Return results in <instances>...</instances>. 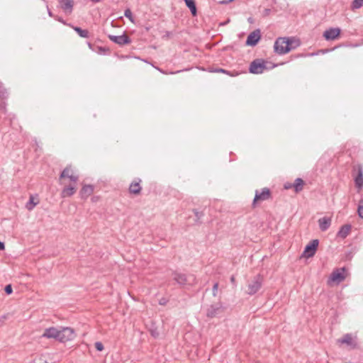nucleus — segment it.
<instances>
[{"mask_svg": "<svg viewBox=\"0 0 363 363\" xmlns=\"http://www.w3.org/2000/svg\"><path fill=\"white\" fill-rule=\"evenodd\" d=\"M318 222L320 230L321 231L324 232V231H326L330 228V226L331 225L332 220H331V218L325 216V217L320 218Z\"/></svg>", "mask_w": 363, "mask_h": 363, "instance_id": "obj_16", "label": "nucleus"}, {"mask_svg": "<svg viewBox=\"0 0 363 363\" xmlns=\"http://www.w3.org/2000/svg\"><path fill=\"white\" fill-rule=\"evenodd\" d=\"M242 73H247V72H250V64H246L245 68L240 71Z\"/></svg>", "mask_w": 363, "mask_h": 363, "instance_id": "obj_37", "label": "nucleus"}, {"mask_svg": "<svg viewBox=\"0 0 363 363\" xmlns=\"http://www.w3.org/2000/svg\"><path fill=\"white\" fill-rule=\"evenodd\" d=\"M38 201L36 202L34 201L33 196L30 195L29 198V201L26 204V207L28 211H31L34 208V207L38 203Z\"/></svg>", "mask_w": 363, "mask_h": 363, "instance_id": "obj_26", "label": "nucleus"}, {"mask_svg": "<svg viewBox=\"0 0 363 363\" xmlns=\"http://www.w3.org/2000/svg\"><path fill=\"white\" fill-rule=\"evenodd\" d=\"M352 174L354 176L355 186L359 189L363 187V168L358 164L353 167Z\"/></svg>", "mask_w": 363, "mask_h": 363, "instance_id": "obj_6", "label": "nucleus"}, {"mask_svg": "<svg viewBox=\"0 0 363 363\" xmlns=\"http://www.w3.org/2000/svg\"><path fill=\"white\" fill-rule=\"evenodd\" d=\"M345 268L334 270L331 274V279L338 282L343 281L345 279V275L343 274Z\"/></svg>", "mask_w": 363, "mask_h": 363, "instance_id": "obj_19", "label": "nucleus"}, {"mask_svg": "<svg viewBox=\"0 0 363 363\" xmlns=\"http://www.w3.org/2000/svg\"><path fill=\"white\" fill-rule=\"evenodd\" d=\"M68 178L72 184L65 185L61 191V196L62 198L70 197L73 196L77 191L76 183L79 179V176L74 174L71 165H67L60 173L59 179L62 181Z\"/></svg>", "mask_w": 363, "mask_h": 363, "instance_id": "obj_1", "label": "nucleus"}, {"mask_svg": "<svg viewBox=\"0 0 363 363\" xmlns=\"http://www.w3.org/2000/svg\"><path fill=\"white\" fill-rule=\"evenodd\" d=\"M271 191L268 188H263L260 192L258 190H256L255 198L253 199V205H256L258 202L269 199Z\"/></svg>", "mask_w": 363, "mask_h": 363, "instance_id": "obj_9", "label": "nucleus"}, {"mask_svg": "<svg viewBox=\"0 0 363 363\" xmlns=\"http://www.w3.org/2000/svg\"><path fill=\"white\" fill-rule=\"evenodd\" d=\"M149 332L154 338H157L160 335V333L157 327H155L154 325H152L151 328L149 329Z\"/></svg>", "mask_w": 363, "mask_h": 363, "instance_id": "obj_29", "label": "nucleus"}, {"mask_svg": "<svg viewBox=\"0 0 363 363\" xmlns=\"http://www.w3.org/2000/svg\"><path fill=\"white\" fill-rule=\"evenodd\" d=\"M218 283L216 282L212 289V294L213 296H216L218 294Z\"/></svg>", "mask_w": 363, "mask_h": 363, "instance_id": "obj_33", "label": "nucleus"}, {"mask_svg": "<svg viewBox=\"0 0 363 363\" xmlns=\"http://www.w3.org/2000/svg\"><path fill=\"white\" fill-rule=\"evenodd\" d=\"M192 211L194 213L195 217H196V219H195L196 224L201 225L203 223L202 218L205 215L204 210L199 211L196 208H194L192 210Z\"/></svg>", "mask_w": 363, "mask_h": 363, "instance_id": "obj_24", "label": "nucleus"}, {"mask_svg": "<svg viewBox=\"0 0 363 363\" xmlns=\"http://www.w3.org/2000/svg\"><path fill=\"white\" fill-rule=\"evenodd\" d=\"M88 45H89V48H91V44L90 43H88Z\"/></svg>", "mask_w": 363, "mask_h": 363, "instance_id": "obj_49", "label": "nucleus"}, {"mask_svg": "<svg viewBox=\"0 0 363 363\" xmlns=\"http://www.w3.org/2000/svg\"><path fill=\"white\" fill-rule=\"evenodd\" d=\"M9 96L7 89L4 87L3 83L0 82V99H6Z\"/></svg>", "mask_w": 363, "mask_h": 363, "instance_id": "obj_28", "label": "nucleus"}, {"mask_svg": "<svg viewBox=\"0 0 363 363\" xmlns=\"http://www.w3.org/2000/svg\"><path fill=\"white\" fill-rule=\"evenodd\" d=\"M142 180L140 178H135L130 183L128 191L130 194L139 195L141 193L142 187L140 183Z\"/></svg>", "mask_w": 363, "mask_h": 363, "instance_id": "obj_12", "label": "nucleus"}, {"mask_svg": "<svg viewBox=\"0 0 363 363\" xmlns=\"http://www.w3.org/2000/svg\"><path fill=\"white\" fill-rule=\"evenodd\" d=\"M363 6V0H353L351 4V9L352 11L360 9Z\"/></svg>", "mask_w": 363, "mask_h": 363, "instance_id": "obj_27", "label": "nucleus"}, {"mask_svg": "<svg viewBox=\"0 0 363 363\" xmlns=\"http://www.w3.org/2000/svg\"><path fill=\"white\" fill-rule=\"evenodd\" d=\"M340 32L339 28H330L324 31L323 36L326 40H334L339 37Z\"/></svg>", "mask_w": 363, "mask_h": 363, "instance_id": "obj_11", "label": "nucleus"}, {"mask_svg": "<svg viewBox=\"0 0 363 363\" xmlns=\"http://www.w3.org/2000/svg\"><path fill=\"white\" fill-rule=\"evenodd\" d=\"M94 191V186L91 184H84L79 191V196L82 199L86 200L91 196Z\"/></svg>", "mask_w": 363, "mask_h": 363, "instance_id": "obj_14", "label": "nucleus"}, {"mask_svg": "<svg viewBox=\"0 0 363 363\" xmlns=\"http://www.w3.org/2000/svg\"><path fill=\"white\" fill-rule=\"evenodd\" d=\"M351 229H352V225L350 224L344 225L341 226V228L338 230V232L337 233V236L342 239H345L350 234Z\"/></svg>", "mask_w": 363, "mask_h": 363, "instance_id": "obj_18", "label": "nucleus"}, {"mask_svg": "<svg viewBox=\"0 0 363 363\" xmlns=\"http://www.w3.org/2000/svg\"><path fill=\"white\" fill-rule=\"evenodd\" d=\"M124 15L126 18H128L131 22H134V18L133 16V13L130 9H126L124 11Z\"/></svg>", "mask_w": 363, "mask_h": 363, "instance_id": "obj_31", "label": "nucleus"}, {"mask_svg": "<svg viewBox=\"0 0 363 363\" xmlns=\"http://www.w3.org/2000/svg\"><path fill=\"white\" fill-rule=\"evenodd\" d=\"M289 41L291 42V43L290 44V48H293V50L294 49H296L297 47L299 46L300 43L298 42V40H295L294 38H289Z\"/></svg>", "mask_w": 363, "mask_h": 363, "instance_id": "obj_32", "label": "nucleus"}, {"mask_svg": "<svg viewBox=\"0 0 363 363\" xmlns=\"http://www.w3.org/2000/svg\"><path fill=\"white\" fill-rule=\"evenodd\" d=\"M277 66L270 62L266 61L263 59H256L251 62V73L252 74H262L265 71L270 70Z\"/></svg>", "mask_w": 363, "mask_h": 363, "instance_id": "obj_3", "label": "nucleus"}, {"mask_svg": "<svg viewBox=\"0 0 363 363\" xmlns=\"http://www.w3.org/2000/svg\"><path fill=\"white\" fill-rule=\"evenodd\" d=\"M224 308L223 306V303L219 301L215 304H211L207 308L206 311V316L208 318H214L219 313L223 312Z\"/></svg>", "mask_w": 363, "mask_h": 363, "instance_id": "obj_8", "label": "nucleus"}, {"mask_svg": "<svg viewBox=\"0 0 363 363\" xmlns=\"http://www.w3.org/2000/svg\"><path fill=\"white\" fill-rule=\"evenodd\" d=\"M68 26L71 27L80 37L84 38H89V32L86 29H82L80 27L74 26L72 24H68Z\"/></svg>", "mask_w": 363, "mask_h": 363, "instance_id": "obj_21", "label": "nucleus"}, {"mask_svg": "<svg viewBox=\"0 0 363 363\" xmlns=\"http://www.w3.org/2000/svg\"><path fill=\"white\" fill-rule=\"evenodd\" d=\"M107 50V49H106V48H101V47L100 48V50H101V51H105V50Z\"/></svg>", "mask_w": 363, "mask_h": 363, "instance_id": "obj_47", "label": "nucleus"}, {"mask_svg": "<svg viewBox=\"0 0 363 363\" xmlns=\"http://www.w3.org/2000/svg\"><path fill=\"white\" fill-rule=\"evenodd\" d=\"M342 344H346L352 348L357 347V342L353 339L351 334H345L341 340H339Z\"/></svg>", "mask_w": 363, "mask_h": 363, "instance_id": "obj_17", "label": "nucleus"}, {"mask_svg": "<svg viewBox=\"0 0 363 363\" xmlns=\"http://www.w3.org/2000/svg\"><path fill=\"white\" fill-rule=\"evenodd\" d=\"M230 281H231V282H232L233 284H234V283H235V277H234V276H232V277H230Z\"/></svg>", "mask_w": 363, "mask_h": 363, "instance_id": "obj_45", "label": "nucleus"}, {"mask_svg": "<svg viewBox=\"0 0 363 363\" xmlns=\"http://www.w3.org/2000/svg\"><path fill=\"white\" fill-rule=\"evenodd\" d=\"M214 72H223V73H227L228 74V72L225 69H223L222 68H219V69H216L214 70Z\"/></svg>", "mask_w": 363, "mask_h": 363, "instance_id": "obj_39", "label": "nucleus"}, {"mask_svg": "<svg viewBox=\"0 0 363 363\" xmlns=\"http://www.w3.org/2000/svg\"><path fill=\"white\" fill-rule=\"evenodd\" d=\"M262 278L259 275L255 278L253 284H251V295L258 291L262 286Z\"/></svg>", "mask_w": 363, "mask_h": 363, "instance_id": "obj_20", "label": "nucleus"}, {"mask_svg": "<svg viewBox=\"0 0 363 363\" xmlns=\"http://www.w3.org/2000/svg\"><path fill=\"white\" fill-rule=\"evenodd\" d=\"M292 187H293V184H291V183H286V184H284V189H291V188H292Z\"/></svg>", "mask_w": 363, "mask_h": 363, "instance_id": "obj_40", "label": "nucleus"}, {"mask_svg": "<svg viewBox=\"0 0 363 363\" xmlns=\"http://www.w3.org/2000/svg\"><path fill=\"white\" fill-rule=\"evenodd\" d=\"M95 348L97 351L101 352L104 349V345L101 342H95Z\"/></svg>", "mask_w": 363, "mask_h": 363, "instance_id": "obj_34", "label": "nucleus"}, {"mask_svg": "<svg viewBox=\"0 0 363 363\" xmlns=\"http://www.w3.org/2000/svg\"><path fill=\"white\" fill-rule=\"evenodd\" d=\"M186 6L190 9L191 15L196 16L197 15V9L195 0H184Z\"/></svg>", "mask_w": 363, "mask_h": 363, "instance_id": "obj_23", "label": "nucleus"}, {"mask_svg": "<svg viewBox=\"0 0 363 363\" xmlns=\"http://www.w3.org/2000/svg\"><path fill=\"white\" fill-rule=\"evenodd\" d=\"M245 45H247V46L250 45V34L247 36L246 41H245Z\"/></svg>", "mask_w": 363, "mask_h": 363, "instance_id": "obj_43", "label": "nucleus"}, {"mask_svg": "<svg viewBox=\"0 0 363 363\" xmlns=\"http://www.w3.org/2000/svg\"><path fill=\"white\" fill-rule=\"evenodd\" d=\"M291 42L289 41V38H278L274 45V52L279 55H284L291 50L290 48Z\"/></svg>", "mask_w": 363, "mask_h": 363, "instance_id": "obj_4", "label": "nucleus"}, {"mask_svg": "<svg viewBox=\"0 0 363 363\" xmlns=\"http://www.w3.org/2000/svg\"><path fill=\"white\" fill-rule=\"evenodd\" d=\"M91 199L93 201H96L97 200V198L94 196Z\"/></svg>", "mask_w": 363, "mask_h": 363, "instance_id": "obj_48", "label": "nucleus"}, {"mask_svg": "<svg viewBox=\"0 0 363 363\" xmlns=\"http://www.w3.org/2000/svg\"><path fill=\"white\" fill-rule=\"evenodd\" d=\"M59 330L60 329L55 327H50L48 328H45L41 337H45L48 339H55V340L58 341L60 333Z\"/></svg>", "mask_w": 363, "mask_h": 363, "instance_id": "obj_13", "label": "nucleus"}, {"mask_svg": "<svg viewBox=\"0 0 363 363\" xmlns=\"http://www.w3.org/2000/svg\"><path fill=\"white\" fill-rule=\"evenodd\" d=\"M59 332L58 341L60 342L72 340L76 336L75 332L72 328H60Z\"/></svg>", "mask_w": 363, "mask_h": 363, "instance_id": "obj_5", "label": "nucleus"}, {"mask_svg": "<svg viewBox=\"0 0 363 363\" xmlns=\"http://www.w3.org/2000/svg\"><path fill=\"white\" fill-rule=\"evenodd\" d=\"M55 19L57 20V21L62 23L64 25L68 26V24H69L60 16H55Z\"/></svg>", "mask_w": 363, "mask_h": 363, "instance_id": "obj_36", "label": "nucleus"}, {"mask_svg": "<svg viewBox=\"0 0 363 363\" xmlns=\"http://www.w3.org/2000/svg\"><path fill=\"white\" fill-rule=\"evenodd\" d=\"M4 291L6 294L9 295L11 294H12L13 292V289H12V286L11 284H8L5 286L4 288Z\"/></svg>", "mask_w": 363, "mask_h": 363, "instance_id": "obj_35", "label": "nucleus"}, {"mask_svg": "<svg viewBox=\"0 0 363 363\" xmlns=\"http://www.w3.org/2000/svg\"><path fill=\"white\" fill-rule=\"evenodd\" d=\"M108 38L112 42H113L121 46L128 45L131 43V39L125 33H123L121 35H108Z\"/></svg>", "mask_w": 363, "mask_h": 363, "instance_id": "obj_10", "label": "nucleus"}, {"mask_svg": "<svg viewBox=\"0 0 363 363\" xmlns=\"http://www.w3.org/2000/svg\"><path fill=\"white\" fill-rule=\"evenodd\" d=\"M357 213L360 218H363V199L359 201L357 208Z\"/></svg>", "mask_w": 363, "mask_h": 363, "instance_id": "obj_30", "label": "nucleus"}, {"mask_svg": "<svg viewBox=\"0 0 363 363\" xmlns=\"http://www.w3.org/2000/svg\"><path fill=\"white\" fill-rule=\"evenodd\" d=\"M319 241L317 239L312 240L306 247L303 252L302 257L306 258H310L314 256L315 254Z\"/></svg>", "mask_w": 363, "mask_h": 363, "instance_id": "obj_7", "label": "nucleus"}, {"mask_svg": "<svg viewBox=\"0 0 363 363\" xmlns=\"http://www.w3.org/2000/svg\"><path fill=\"white\" fill-rule=\"evenodd\" d=\"M232 1L233 0H223V1H220L219 3L223 4H228V2H230Z\"/></svg>", "mask_w": 363, "mask_h": 363, "instance_id": "obj_44", "label": "nucleus"}, {"mask_svg": "<svg viewBox=\"0 0 363 363\" xmlns=\"http://www.w3.org/2000/svg\"><path fill=\"white\" fill-rule=\"evenodd\" d=\"M304 184V182L301 178H297L295 179L294 183L293 184V187L294 189L295 192L298 193L303 189V186Z\"/></svg>", "mask_w": 363, "mask_h": 363, "instance_id": "obj_25", "label": "nucleus"}, {"mask_svg": "<svg viewBox=\"0 0 363 363\" xmlns=\"http://www.w3.org/2000/svg\"><path fill=\"white\" fill-rule=\"evenodd\" d=\"M261 38V31L255 29L251 32V47L255 46Z\"/></svg>", "mask_w": 363, "mask_h": 363, "instance_id": "obj_22", "label": "nucleus"}, {"mask_svg": "<svg viewBox=\"0 0 363 363\" xmlns=\"http://www.w3.org/2000/svg\"><path fill=\"white\" fill-rule=\"evenodd\" d=\"M47 9H48V13L49 16L52 17V18H55V16H54L52 12L49 9L48 6H47Z\"/></svg>", "mask_w": 363, "mask_h": 363, "instance_id": "obj_41", "label": "nucleus"}, {"mask_svg": "<svg viewBox=\"0 0 363 363\" xmlns=\"http://www.w3.org/2000/svg\"><path fill=\"white\" fill-rule=\"evenodd\" d=\"M60 8L68 14L72 12L74 0H59Z\"/></svg>", "mask_w": 363, "mask_h": 363, "instance_id": "obj_15", "label": "nucleus"}, {"mask_svg": "<svg viewBox=\"0 0 363 363\" xmlns=\"http://www.w3.org/2000/svg\"><path fill=\"white\" fill-rule=\"evenodd\" d=\"M91 1L94 3H98V2L101 1V0H91Z\"/></svg>", "mask_w": 363, "mask_h": 363, "instance_id": "obj_46", "label": "nucleus"}, {"mask_svg": "<svg viewBox=\"0 0 363 363\" xmlns=\"http://www.w3.org/2000/svg\"><path fill=\"white\" fill-rule=\"evenodd\" d=\"M5 249V245L4 242L0 241V251L4 250Z\"/></svg>", "mask_w": 363, "mask_h": 363, "instance_id": "obj_42", "label": "nucleus"}, {"mask_svg": "<svg viewBox=\"0 0 363 363\" xmlns=\"http://www.w3.org/2000/svg\"><path fill=\"white\" fill-rule=\"evenodd\" d=\"M172 277L180 287H184L186 285L192 286L197 284L196 277L194 274H186L174 270L172 272Z\"/></svg>", "mask_w": 363, "mask_h": 363, "instance_id": "obj_2", "label": "nucleus"}, {"mask_svg": "<svg viewBox=\"0 0 363 363\" xmlns=\"http://www.w3.org/2000/svg\"><path fill=\"white\" fill-rule=\"evenodd\" d=\"M167 303V300L165 298H162L159 301V304L162 306L166 305Z\"/></svg>", "mask_w": 363, "mask_h": 363, "instance_id": "obj_38", "label": "nucleus"}]
</instances>
